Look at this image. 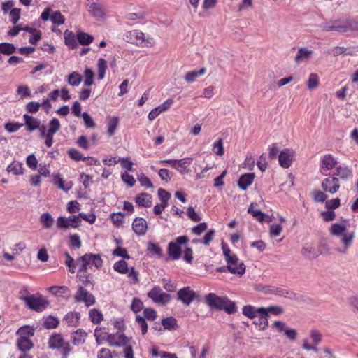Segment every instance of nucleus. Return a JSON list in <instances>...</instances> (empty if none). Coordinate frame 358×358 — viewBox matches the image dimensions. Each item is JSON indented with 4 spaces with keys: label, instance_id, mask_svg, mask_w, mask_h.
<instances>
[{
    "label": "nucleus",
    "instance_id": "nucleus-10",
    "mask_svg": "<svg viewBox=\"0 0 358 358\" xmlns=\"http://www.w3.org/2000/svg\"><path fill=\"white\" fill-rule=\"evenodd\" d=\"M148 296L155 303L162 305L166 304L171 300V296L164 293L159 287H153L150 292H149Z\"/></svg>",
    "mask_w": 358,
    "mask_h": 358
},
{
    "label": "nucleus",
    "instance_id": "nucleus-32",
    "mask_svg": "<svg viewBox=\"0 0 358 358\" xmlns=\"http://www.w3.org/2000/svg\"><path fill=\"white\" fill-rule=\"evenodd\" d=\"M16 344L17 348L24 353L32 349L34 347V343L31 339L17 338Z\"/></svg>",
    "mask_w": 358,
    "mask_h": 358
},
{
    "label": "nucleus",
    "instance_id": "nucleus-29",
    "mask_svg": "<svg viewBox=\"0 0 358 358\" xmlns=\"http://www.w3.org/2000/svg\"><path fill=\"white\" fill-rule=\"evenodd\" d=\"M87 333L82 329L74 331L71 335L72 342L76 345H79L85 343Z\"/></svg>",
    "mask_w": 358,
    "mask_h": 358
},
{
    "label": "nucleus",
    "instance_id": "nucleus-16",
    "mask_svg": "<svg viewBox=\"0 0 358 358\" xmlns=\"http://www.w3.org/2000/svg\"><path fill=\"white\" fill-rule=\"evenodd\" d=\"M337 164V160L330 154L325 155L320 165L321 172L327 176V171L331 170Z\"/></svg>",
    "mask_w": 358,
    "mask_h": 358
},
{
    "label": "nucleus",
    "instance_id": "nucleus-15",
    "mask_svg": "<svg viewBox=\"0 0 358 358\" xmlns=\"http://www.w3.org/2000/svg\"><path fill=\"white\" fill-rule=\"evenodd\" d=\"M113 268L115 271L120 273H128L129 277H132L134 281L138 280V275L134 271V268H131L129 271L128 268L127 263L124 260H120L114 264Z\"/></svg>",
    "mask_w": 358,
    "mask_h": 358
},
{
    "label": "nucleus",
    "instance_id": "nucleus-56",
    "mask_svg": "<svg viewBox=\"0 0 358 358\" xmlns=\"http://www.w3.org/2000/svg\"><path fill=\"white\" fill-rule=\"evenodd\" d=\"M121 178L123 182L131 187H133L136 183V180L134 178L127 172L122 173Z\"/></svg>",
    "mask_w": 358,
    "mask_h": 358
},
{
    "label": "nucleus",
    "instance_id": "nucleus-49",
    "mask_svg": "<svg viewBox=\"0 0 358 358\" xmlns=\"http://www.w3.org/2000/svg\"><path fill=\"white\" fill-rule=\"evenodd\" d=\"M213 150L215 155L217 156H222L224 155V147L222 138H219L213 145Z\"/></svg>",
    "mask_w": 358,
    "mask_h": 358
},
{
    "label": "nucleus",
    "instance_id": "nucleus-42",
    "mask_svg": "<svg viewBox=\"0 0 358 358\" xmlns=\"http://www.w3.org/2000/svg\"><path fill=\"white\" fill-rule=\"evenodd\" d=\"M49 291L55 296H62L69 292V288L66 286H52L49 288Z\"/></svg>",
    "mask_w": 358,
    "mask_h": 358
},
{
    "label": "nucleus",
    "instance_id": "nucleus-46",
    "mask_svg": "<svg viewBox=\"0 0 358 358\" xmlns=\"http://www.w3.org/2000/svg\"><path fill=\"white\" fill-rule=\"evenodd\" d=\"M59 320L54 316H48L44 321V327L46 329H55L59 324Z\"/></svg>",
    "mask_w": 358,
    "mask_h": 358
},
{
    "label": "nucleus",
    "instance_id": "nucleus-5",
    "mask_svg": "<svg viewBox=\"0 0 358 358\" xmlns=\"http://www.w3.org/2000/svg\"><path fill=\"white\" fill-rule=\"evenodd\" d=\"M77 266H79L78 273H85L89 265H94L97 268L102 266L103 261L99 255L85 254L77 261Z\"/></svg>",
    "mask_w": 358,
    "mask_h": 358
},
{
    "label": "nucleus",
    "instance_id": "nucleus-41",
    "mask_svg": "<svg viewBox=\"0 0 358 358\" xmlns=\"http://www.w3.org/2000/svg\"><path fill=\"white\" fill-rule=\"evenodd\" d=\"M83 80L82 76L78 72H73L68 77V83L69 85L76 87L78 86Z\"/></svg>",
    "mask_w": 358,
    "mask_h": 358
},
{
    "label": "nucleus",
    "instance_id": "nucleus-63",
    "mask_svg": "<svg viewBox=\"0 0 358 358\" xmlns=\"http://www.w3.org/2000/svg\"><path fill=\"white\" fill-rule=\"evenodd\" d=\"M187 214L189 218L194 222H199L201 217L196 213L193 207H189L187 210Z\"/></svg>",
    "mask_w": 358,
    "mask_h": 358
},
{
    "label": "nucleus",
    "instance_id": "nucleus-9",
    "mask_svg": "<svg viewBox=\"0 0 358 358\" xmlns=\"http://www.w3.org/2000/svg\"><path fill=\"white\" fill-rule=\"evenodd\" d=\"M321 187L325 192L335 194L340 188L339 178L335 176H329L322 180Z\"/></svg>",
    "mask_w": 358,
    "mask_h": 358
},
{
    "label": "nucleus",
    "instance_id": "nucleus-47",
    "mask_svg": "<svg viewBox=\"0 0 358 358\" xmlns=\"http://www.w3.org/2000/svg\"><path fill=\"white\" fill-rule=\"evenodd\" d=\"M162 324L165 329L172 330L176 326V320L173 317H166L162 320Z\"/></svg>",
    "mask_w": 358,
    "mask_h": 358
},
{
    "label": "nucleus",
    "instance_id": "nucleus-44",
    "mask_svg": "<svg viewBox=\"0 0 358 358\" xmlns=\"http://www.w3.org/2000/svg\"><path fill=\"white\" fill-rule=\"evenodd\" d=\"M15 47L8 43H0V52L4 55H11L15 52Z\"/></svg>",
    "mask_w": 358,
    "mask_h": 358
},
{
    "label": "nucleus",
    "instance_id": "nucleus-20",
    "mask_svg": "<svg viewBox=\"0 0 358 358\" xmlns=\"http://www.w3.org/2000/svg\"><path fill=\"white\" fill-rule=\"evenodd\" d=\"M302 255L308 259L317 258L320 252L315 248L311 243H305L301 249Z\"/></svg>",
    "mask_w": 358,
    "mask_h": 358
},
{
    "label": "nucleus",
    "instance_id": "nucleus-2",
    "mask_svg": "<svg viewBox=\"0 0 358 358\" xmlns=\"http://www.w3.org/2000/svg\"><path fill=\"white\" fill-rule=\"evenodd\" d=\"M204 300L210 308L224 310L228 314L235 313L237 310L236 303L225 296L220 297L210 293L205 296Z\"/></svg>",
    "mask_w": 358,
    "mask_h": 358
},
{
    "label": "nucleus",
    "instance_id": "nucleus-59",
    "mask_svg": "<svg viewBox=\"0 0 358 358\" xmlns=\"http://www.w3.org/2000/svg\"><path fill=\"white\" fill-rule=\"evenodd\" d=\"M113 255L117 257H121L124 259H129L130 256L128 255L127 250L122 247H117L113 251Z\"/></svg>",
    "mask_w": 358,
    "mask_h": 358
},
{
    "label": "nucleus",
    "instance_id": "nucleus-22",
    "mask_svg": "<svg viewBox=\"0 0 358 358\" xmlns=\"http://www.w3.org/2000/svg\"><path fill=\"white\" fill-rule=\"evenodd\" d=\"M312 54V50H308L306 48H299L294 57V62L297 64H300L302 62H307L310 59Z\"/></svg>",
    "mask_w": 358,
    "mask_h": 358
},
{
    "label": "nucleus",
    "instance_id": "nucleus-57",
    "mask_svg": "<svg viewBox=\"0 0 358 358\" xmlns=\"http://www.w3.org/2000/svg\"><path fill=\"white\" fill-rule=\"evenodd\" d=\"M68 154L72 159H73L76 162L80 161L81 159L84 160V158H85V157H83V155L81 154V152L80 151H78L74 148L69 149L68 151Z\"/></svg>",
    "mask_w": 358,
    "mask_h": 358
},
{
    "label": "nucleus",
    "instance_id": "nucleus-54",
    "mask_svg": "<svg viewBox=\"0 0 358 358\" xmlns=\"http://www.w3.org/2000/svg\"><path fill=\"white\" fill-rule=\"evenodd\" d=\"M20 13L21 9L20 8H13L9 14L10 20L13 22V24H15L20 17Z\"/></svg>",
    "mask_w": 358,
    "mask_h": 358
},
{
    "label": "nucleus",
    "instance_id": "nucleus-12",
    "mask_svg": "<svg viewBox=\"0 0 358 358\" xmlns=\"http://www.w3.org/2000/svg\"><path fill=\"white\" fill-rule=\"evenodd\" d=\"M106 341L112 347H122L129 344L131 338L123 334H110L107 335Z\"/></svg>",
    "mask_w": 358,
    "mask_h": 358
},
{
    "label": "nucleus",
    "instance_id": "nucleus-40",
    "mask_svg": "<svg viewBox=\"0 0 358 358\" xmlns=\"http://www.w3.org/2000/svg\"><path fill=\"white\" fill-rule=\"evenodd\" d=\"M78 42L84 45H87L90 44L94 39V37L92 35H90L85 32H80L77 35Z\"/></svg>",
    "mask_w": 358,
    "mask_h": 358
},
{
    "label": "nucleus",
    "instance_id": "nucleus-19",
    "mask_svg": "<svg viewBox=\"0 0 358 358\" xmlns=\"http://www.w3.org/2000/svg\"><path fill=\"white\" fill-rule=\"evenodd\" d=\"M132 229L137 235L144 236L148 229L146 220L142 217L135 218L132 223Z\"/></svg>",
    "mask_w": 358,
    "mask_h": 358
},
{
    "label": "nucleus",
    "instance_id": "nucleus-48",
    "mask_svg": "<svg viewBox=\"0 0 358 358\" xmlns=\"http://www.w3.org/2000/svg\"><path fill=\"white\" fill-rule=\"evenodd\" d=\"M85 81L84 85L87 87L91 86L94 83V73L90 69H86L84 71Z\"/></svg>",
    "mask_w": 358,
    "mask_h": 358
},
{
    "label": "nucleus",
    "instance_id": "nucleus-23",
    "mask_svg": "<svg viewBox=\"0 0 358 358\" xmlns=\"http://www.w3.org/2000/svg\"><path fill=\"white\" fill-rule=\"evenodd\" d=\"M23 117L28 131L31 132L40 127L41 121L27 114L24 115Z\"/></svg>",
    "mask_w": 358,
    "mask_h": 358
},
{
    "label": "nucleus",
    "instance_id": "nucleus-6",
    "mask_svg": "<svg viewBox=\"0 0 358 358\" xmlns=\"http://www.w3.org/2000/svg\"><path fill=\"white\" fill-rule=\"evenodd\" d=\"M189 242L187 236H180L176 238L175 241H171L168 244L167 253L173 260H178L181 256L182 245H186Z\"/></svg>",
    "mask_w": 358,
    "mask_h": 358
},
{
    "label": "nucleus",
    "instance_id": "nucleus-14",
    "mask_svg": "<svg viewBox=\"0 0 358 358\" xmlns=\"http://www.w3.org/2000/svg\"><path fill=\"white\" fill-rule=\"evenodd\" d=\"M178 300L182 303L189 306L196 298L195 292L190 287H185L178 290L177 293Z\"/></svg>",
    "mask_w": 358,
    "mask_h": 358
},
{
    "label": "nucleus",
    "instance_id": "nucleus-60",
    "mask_svg": "<svg viewBox=\"0 0 358 358\" xmlns=\"http://www.w3.org/2000/svg\"><path fill=\"white\" fill-rule=\"evenodd\" d=\"M206 229H207V224L206 222H201V223L199 224L198 225L194 227L192 229V232L196 236H199L203 231H205Z\"/></svg>",
    "mask_w": 358,
    "mask_h": 358
},
{
    "label": "nucleus",
    "instance_id": "nucleus-11",
    "mask_svg": "<svg viewBox=\"0 0 358 358\" xmlns=\"http://www.w3.org/2000/svg\"><path fill=\"white\" fill-rule=\"evenodd\" d=\"M87 7L89 13L96 20H100L105 19L106 15V9L103 4L92 1L87 4Z\"/></svg>",
    "mask_w": 358,
    "mask_h": 358
},
{
    "label": "nucleus",
    "instance_id": "nucleus-30",
    "mask_svg": "<svg viewBox=\"0 0 358 358\" xmlns=\"http://www.w3.org/2000/svg\"><path fill=\"white\" fill-rule=\"evenodd\" d=\"M64 343L61 334H54L49 338L48 345L51 349H59Z\"/></svg>",
    "mask_w": 358,
    "mask_h": 358
},
{
    "label": "nucleus",
    "instance_id": "nucleus-38",
    "mask_svg": "<svg viewBox=\"0 0 358 358\" xmlns=\"http://www.w3.org/2000/svg\"><path fill=\"white\" fill-rule=\"evenodd\" d=\"M40 222L43 224V228L50 229L53 225L54 220L50 213H45L41 215Z\"/></svg>",
    "mask_w": 358,
    "mask_h": 358
},
{
    "label": "nucleus",
    "instance_id": "nucleus-17",
    "mask_svg": "<svg viewBox=\"0 0 358 358\" xmlns=\"http://www.w3.org/2000/svg\"><path fill=\"white\" fill-rule=\"evenodd\" d=\"M293 159V151L285 148L282 150L278 156L280 165L283 168H289Z\"/></svg>",
    "mask_w": 358,
    "mask_h": 358
},
{
    "label": "nucleus",
    "instance_id": "nucleus-28",
    "mask_svg": "<svg viewBox=\"0 0 358 358\" xmlns=\"http://www.w3.org/2000/svg\"><path fill=\"white\" fill-rule=\"evenodd\" d=\"M135 201L140 206L148 208L152 205V196L148 194L141 193L136 196Z\"/></svg>",
    "mask_w": 358,
    "mask_h": 358
},
{
    "label": "nucleus",
    "instance_id": "nucleus-62",
    "mask_svg": "<svg viewBox=\"0 0 358 358\" xmlns=\"http://www.w3.org/2000/svg\"><path fill=\"white\" fill-rule=\"evenodd\" d=\"M138 180L142 186L148 188L153 187L150 180L143 173L138 176Z\"/></svg>",
    "mask_w": 358,
    "mask_h": 358
},
{
    "label": "nucleus",
    "instance_id": "nucleus-13",
    "mask_svg": "<svg viewBox=\"0 0 358 358\" xmlns=\"http://www.w3.org/2000/svg\"><path fill=\"white\" fill-rule=\"evenodd\" d=\"M81 222V219L78 215H73L69 217L60 216L57 219V227L60 229L69 227L76 228Z\"/></svg>",
    "mask_w": 358,
    "mask_h": 358
},
{
    "label": "nucleus",
    "instance_id": "nucleus-37",
    "mask_svg": "<svg viewBox=\"0 0 358 358\" xmlns=\"http://www.w3.org/2000/svg\"><path fill=\"white\" fill-rule=\"evenodd\" d=\"M23 167L22 164L14 161L7 167V171L10 173H13L15 175H22L23 174Z\"/></svg>",
    "mask_w": 358,
    "mask_h": 358
},
{
    "label": "nucleus",
    "instance_id": "nucleus-21",
    "mask_svg": "<svg viewBox=\"0 0 358 358\" xmlns=\"http://www.w3.org/2000/svg\"><path fill=\"white\" fill-rule=\"evenodd\" d=\"M243 314L250 319H255L257 314H264L265 315L266 308L264 307L255 308L254 306L248 305L243 306Z\"/></svg>",
    "mask_w": 358,
    "mask_h": 358
},
{
    "label": "nucleus",
    "instance_id": "nucleus-7",
    "mask_svg": "<svg viewBox=\"0 0 358 358\" xmlns=\"http://www.w3.org/2000/svg\"><path fill=\"white\" fill-rule=\"evenodd\" d=\"M26 306L31 310L36 312H42L50 304L49 301L41 294H31L29 299H27Z\"/></svg>",
    "mask_w": 358,
    "mask_h": 358
},
{
    "label": "nucleus",
    "instance_id": "nucleus-31",
    "mask_svg": "<svg viewBox=\"0 0 358 358\" xmlns=\"http://www.w3.org/2000/svg\"><path fill=\"white\" fill-rule=\"evenodd\" d=\"M108 130L107 134L109 136L114 135L119 124V119L117 117H108L106 120Z\"/></svg>",
    "mask_w": 358,
    "mask_h": 358
},
{
    "label": "nucleus",
    "instance_id": "nucleus-34",
    "mask_svg": "<svg viewBox=\"0 0 358 358\" xmlns=\"http://www.w3.org/2000/svg\"><path fill=\"white\" fill-rule=\"evenodd\" d=\"M206 69L203 67L199 71H192L187 72L185 76V80L187 83H191L195 81L199 76H203L206 73Z\"/></svg>",
    "mask_w": 358,
    "mask_h": 358
},
{
    "label": "nucleus",
    "instance_id": "nucleus-33",
    "mask_svg": "<svg viewBox=\"0 0 358 358\" xmlns=\"http://www.w3.org/2000/svg\"><path fill=\"white\" fill-rule=\"evenodd\" d=\"M334 176H338L343 180H348L352 177V172L347 167L339 166L336 168V173Z\"/></svg>",
    "mask_w": 358,
    "mask_h": 358
},
{
    "label": "nucleus",
    "instance_id": "nucleus-45",
    "mask_svg": "<svg viewBox=\"0 0 358 358\" xmlns=\"http://www.w3.org/2000/svg\"><path fill=\"white\" fill-rule=\"evenodd\" d=\"M248 213H250L259 222H263L265 215L259 210L254 209V204L251 203L248 210Z\"/></svg>",
    "mask_w": 358,
    "mask_h": 358
},
{
    "label": "nucleus",
    "instance_id": "nucleus-8",
    "mask_svg": "<svg viewBox=\"0 0 358 358\" xmlns=\"http://www.w3.org/2000/svg\"><path fill=\"white\" fill-rule=\"evenodd\" d=\"M76 302H83L87 307L95 303L96 299L92 294L88 292L83 286H80L74 296Z\"/></svg>",
    "mask_w": 358,
    "mask_h": 358
},
{
    "label": "nucleus",
    "instance_id": "nucleus-36",
    "mask_svg": "<svg viewBox=\"0 0 358 358\" xmlns=\"http://www.w3.org/2000/svg\"><path fill=\"white\" fill-rule=\"evenodd\" d=\"M259 317L257 320L254 321V324L259 327V329H265L268 326V317L269 315H268V311L266 310V315L259 314Z\"/></svg>",
    "mask_w": 358,
    "mask_h": 358
},
{
    "label": "nucleus",
    "instance_id": "nucleus-52",
    "mask_svg": "<svg viewBox=\"0 0 358 358\" xmlns=\"http://www.w3.org/2000/svg\"><path fill=\"white\" fill-rule=\"evenodd\" d=\"M65 44L73 48L76 46V39L74 34L68 30L64 32Z\"/></svg>",
    "mask_w": 358,
    "mask_h": 358
},
{
    "label": "nucleus",
    "instance_id": "nucleus-25",
    "mask_svg": "<svg viewBox=\"0 0 358 358\" xmlns=\"http://www.w3.org/2000/svg\"><path fill=\"white\" fill-rule=\"evenodd\" d=\"M80 318V314L78 312L72 311L65 315L64 320L70 327H77L79 324Z\"/></svg>",
    "mask_w": 358,
    "mask_h": 358
},
{
    "label": "nucleus",
    "instance_id": "nucleus-43",
    "mask_svg": "<svg viewBox=\"0 0 358 358\" xmlns=\"http://www.w3.org/2000/svg\"><path fill=\"white\" fill-rule=\"evenodd\" d=\"M319 85V77L317 74L312 73L310 74L307 86L309 90H313L318 87Z\"/></svg>",
    "mask_w": 358,
    "mask_h": 358
},
{
    "label": "nucleus",
    "instance_id": "nucleus-18",
    "mask_svg": "<svg viewBox=\"0 0 358 358\" xmlns=\"http://www.w3.org/2000/svg\"><path fill=\"white\" fill-rule=\"evenodd\" d=\"M173 103L172 99H168L160 106L155 107L148 114V119L150 120H154L161 113L167 110L171 105Z\"/></svg>",
    "mask_w": 358,
    "mask_h": 358
},
{
    "label": "nucleus",
    "instance_id": "nucleus-58",
    "mask_svg": "<svg viewBox=\"0 0 358 358\" xmlns=\"http://www.w3.org/2000/svg\"><path fill=\"white\" fill-rule=\"evenodd\" d=\"M136 322L138 324V325L141 328L142 334L144 335L148 331V324L145 322V320L144 317L137 315L136 317Z\"/></svg>",
    "mask_w": 358,
    "mask_h": 358
},
{
    "label": "nucleus",
    "instance_id": "nucleus-39",
    "mask_svg": "<svg viewBox=\"0 0 358 358\" xmlns=\"http://www.w3.org/2000/svg\"><path fill=\"white\" fill-rule=\"evenodd\" d=\"M107 66H108L107 62L106 59H104L103 58H100L98 60L97 71H98V78L99 80L103 79Z\"/></svg>",
    "mask_w": 358,
    "mask_h": 358
},
{
    "label": "nucleus",
    "instance_id": "nucleus-61",
    "mask_svg": "<svg viewBox=\"0 0 358 358\" xmlns=\"http://www.w3.org/2000/svg\"><path fill=\"white\" fill-rule=\"evenodd\" d=\"M26 162L30 169L35 170L37 168L38 160L34 154H31L27 157Z\"/></svg>",
    "mask_w": 358,
    "mask_h": 358
},
{
    "label": "nucleus",
    "instance_id": "nucleus-50",
    "mask_svg": "<svg viewBox=\"0 0 358 358\" xmlns=\"http://www.w3.org/2000/svg\"><path fill=\"white\" fill-rule=\"evenodd\" d=\"M50 20L55 24L61 25L64 23L65 18L61 12L55 11L51 15Z\"/></svg>",
    "mask_w": 358,
    "mask_h": 358
},
{
    "label": "nucleus",
    "instance_id": "nucleus-24",
    "mask_svg": "<svg viewBox=\"0 0 358 358\" xmlns=\"http://www.w3.org/2000/svg\"><path fill=\"white\" fill-rule=\"evenodd\" d=\"M254 178V173H245L241 176L238 181V187L242 190H246L247 188L253 182Z\"/></svg>",
    "mask_w": 358,
    "mask_h": 358
},
{
    "label": "nucleus",
    "instance_id": "nucleus-1",
    "mask_svg": "<svg viewBox=\"0 0 358 358\" xmlns=\"http://www.w3.org/2000/svg\"><path fill=\"white\" fill-rule=\"evenodd\" d=\"M329 231L331 235L339 237L343 244L342 248H338L336 250L340 253H346L348 249L352 244L355 233L354 231H347V227L345 224L337 223L333 224L331 226Z\"/></svg>",
    "mask_w": 358,
    "mask_h": 358
},
{
    "label": "nucleus",
    "instance_id": "nucleus-55",
    "mask_svg": "<svg viewBox=\"0 0 358 358\" xmlns=\"http://www.w3.org/2000/svg\"><path fill=\"white\" fill-rule=\"evenodd\" d=\"M22 126V124L17 122H8L5 124L4 127L9 133H13L19 130Z\"/></svg>",
    "mask_w": 358,
    "mask_h": 358
},
{
    "label": "nucleus",
    "instance_id": "nucleus-51",
    "mask_svg": "<svg viewBox=\"0 0 358 358\" xmlns=\"http://www.w3.org/2000/svg\"><path fill=\"white\" fill-rule=\"evenodd\" d=\"M61 128L60 122L58 119L53 118L49 123V129L47 132L55 134Z\"/></svg>",
    "mask_w": 358,
    "mask_h": 358
},
{
    "label": "nucleus",
    "instance_id": "nucleus-53",
    "mask_svg": "<svg viewBox=\"0 0 358 358\" xmlns=\"http://www.w3.org/2000/svg\"><path fill=\"white\" fill-rule=\"evenodd\" d=\"M148 250L149 252L156 255L159 257L162 256V248L156 243L152 242H149L148 245Z\"/></svg>",
    "mask_w": 358,
    "mask_h": 358
},
{
    "label": "nucleus",
    "instance_id": "nucleus-4",
    "mask_svg": "<svg viewBox=\"0 0 358 358\" xmlns=\"http://www.w3.org/2000/svg\"><path fill=\"white\" fill-rule=\"evenodd\" d=\"M124 40L128 43L143 48H151L155 44V41L152 36L145 35L137 29L126 32Z\"/></svg>",
    "mask_w": 358,
    "mask_h": 358
},
{
    "label": "nucleus",
    "instance_id": "nucleus-64",
    "mask_svg": "<svg viewBox=\"0 0 358 358\" xmlns=\"http://www.w3.org/2000/svg\"><path fill=\"white\" fill-rule=\"evenodd\" d=\"M143 302L140 299L134 298L131 304V309L134 313H138L143 308Z\"/></svg>",
    "mask_w": 358,
    "mask_h": 358
},
{
    "label": "nucleus",
    "instance_id": "nucleus-3",
    "mask_svg": "<svg viewBox=\"0 0 358 358\" xmlns=\"http://www.w3.org/2000/svg\"><path fill=\"white\" fill-rule=\"evenodd\" d=\"M320 27L325 31H336L344 33L348 31H358V22L353 20H337L324 22Z\"/></svg>",
    "mask_w": 358,
    "mask_h": 358
},
{
    "label": "nucleus",
    "instance_id": "nucleus-35",
    "mask_svg": "<svg viewBox=\"0 0 358 358\" xmlns=\"http://www.w3.org/2000/svg\"><path fill=\"white\" fill-rule=\"evenodd\" d=\"M89 317L92 322L95 324H99L103 320L101 312L96 308L91 309L89 311Z\"/></svg>",
    "mask_w": 358,
    "mask_h": 358
},
{
    "label": "nucleus",
    "instance_id": "nucleus-26",
    "mask_svg": "<svg viewBox=\"0 0 358 358\" xmlns=\"http://www.w3.org/2000/svg\"><path fill=\"white\" fill-rule=\"evenodd\" d=\"M192 161L193 159L192 157H186L181 159H177V164L178 166H176V168L175 169L181 174H187L189 172V169L187 168V165H189Z\"/></svg>",
    "mask_w": 358,
    "mask_h": 358
},
{
    "label": "nucleus",
    "instance_id": "nucleus-27",
    "mask_svg": "<svg viewBox=\"0 0 358 358\" xmlns=\"http://www.w3.org/2000/svg\"><path fill=\"white\" fill-rule=\"evenodd\" d=\"M35 332V329L30 326H23L17 331L18 338L30 339Z\"/></svg>",
    "mask_w": 358,
    "mask_h": 358
}]
</instances>
